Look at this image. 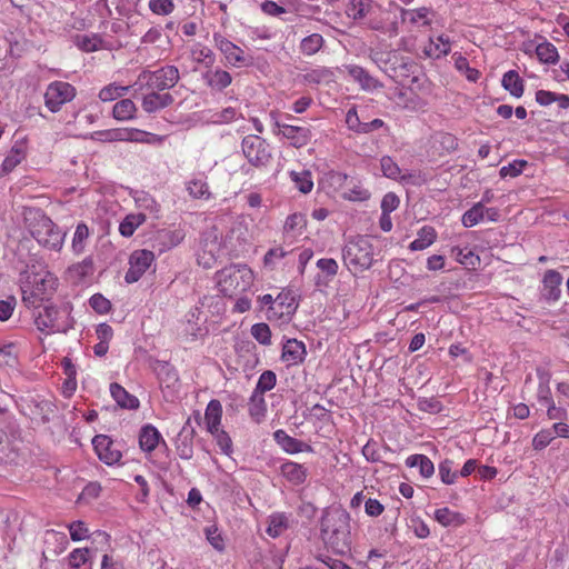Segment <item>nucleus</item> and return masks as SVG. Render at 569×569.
Here are the masks:
<instances>
[{
    "label": "nucleus",
    "instance_id": "nucleus-1",
    "mask_svg": "<svg viewBox=\"0 0 569 569\" xmlns=\"http://www.w3.org/2000/svg\"><path fill=\"white\" fill-rule=\"evenodd\" d=\"M320 537L337 555L351 549L350 515L341 507L326 508L320 520Z\"/></svg>",
    "mask_w": 569,
    "mask_h": 569
},
{
    "label": "nucleus",
    "instance_id": "nucleus-2",
    "mask_svg": "<svg viewBox=\"0 0 569 569\" xmlns=\"http://www.w3.org/2000/svg\"><path fill=\"white\" fill-rule=\"evenodd\" d=\"M217 276L219 290L226 297L244 292L253 283V272L246 264L226 267Z\"/></svg>",
    "mask_w": 569,
    "mask_h": 569
},
{
    "label": "nucleus",
    "instance_id": "nucleus-3",
    "mask_svg": "<svg viewBox=\"0 0 569 569\" xmlns=\"http://www.w3.org/2000/svg\"><path fill=\"white\" fill-rule=\"evenodd\" d=\"M34 323L38 330L47 333L63 332L66 333L73 327L71 317V307L69 305L44 306L34 316Z\"/></svg>",
    "mask_w": 569,
    "mask_h": 569
},
{
    "label": "nucleus",
    "instance_id": "nucleus-4",
    "mask_svg": "<svg viewBox=\"0 0 569 569\" xmlns=\"http://www.w3.org/2000/svg\"><path fill=\"white\" fill-rule=\"evenodd\" d=\"M342 257L346 266L362 271L369 269L373 262V247L368 237L358 236L346 243Z\"/></svg>",
    "mask_w": 569,
    "mask_h": 569
},
{
    "label": "nucleus",
    "instance_id": "nucleus-5",
    "mask_svg": "<svg viewBox=\"0 0 569 569\" xmlns=\"http://www.w3.org/2000/svg\"><path fill=\"white\" fill-rule=\"evenodd\" d=\"M34 219L36 223L31 226L30 232L37 242L50 250H60L66 233L49 217L39 211L36 212Z\"/></svg>",
    "mask_w": 569,
    "mask_h": 569
},
{
    "label": "nucleus",
    "instance_id": "nucleus-6",
    "mask_svg": "<svg viewBox=\"0 0 569 569\" xmlns=\"http://www.w3.org/2000/svg\"><path fill=\"white\" fill-rule=\"evenodd\" d=\"M241 148L243 156L253 167H263L271 159L269 146L261 137L249 134L242 139Z\"/></svg>",
    "mask_w": 569,
    "mask_h": 569
},
{
    "label": "nucleus",
    "instance_id": "nucleus-7",
    "mask_svg": "<svg viewBox=\"0 0 569 569\" xmlns=\"http://www.w3.org/2000/svg\"><path fill=\"white\" fill-rule=\"evenodd\" d=\"M270 117L273 121V133L281 134L284 139L289 140L293 148L299 149L310 142L312 134L309 128L282 123L278 120L276 112H271Z\"/></svg>",
    "mask_w": 569,
    "mask_h": 569
},
{
    "label": "nucleus",
    "instance_id": "nucleus-8",
    "mask_svg": "<svg viewBox=\"0 0 569 569\" xmlns=\"http://www.w3.org/2000/svg\"><path fill=\"white\" fill-rule=\"evenodd\" d=\"M76 96V89L68 82L54 81L50 83L44 93V102L51 112H58L61 106L71 101Z\"/></svg>",
    "mask_w": 569,
    "mask_h": 569
},
{
    "label": "nucleus",
    "instance_id": "nucleus-9",
    "mask_svg": "<svg viewBox=\"0 0 569 569\" xmlns=\"http://www.w3.org/2000/svg\"><path fill=\"white\" fill-rule=\"evenodd\" d=\"M143 78L147 79V87L153 91H164L173 88L179 79V70L174 66H166L152 72H143Z\"/></svg>",
    "mask_w": 569,
    "mask_h": 569
},
{
    "label": "nucleus",
    "instance_id": "nucleus-10",
    "mask_svg": "<svg viewBox=\"0 0 569 569\" xmlns=\"http://www.w3.org/2000/svg\"><path fill=\"white\" fill-rule=\"evenodd\" d=\"M154 254L149 250H136L129 259V269L126 272L124 280L128 283L137 282L142 274L150 268Z\"/></svg>",
    "mask_w": 569,
    "mask_h": 569
},
{
    "label": "nucleus",
    "instance_id": "nucleus-11",
    "mask_svg": "<svg viewBox=\"0 0 569 569\" xmlns=\"http://www.w3.org/2000/svg\"><path fill=\"white\" fill-rule=\"evenodd\" d=\"M298 308L296 297L291 290H282L276 298L273 306L268 309V319L286 318L289 320L295 315Z\"/></svg>",
    "mask_w": 569,
    "mask_h": 569
},
{
    "label": "nucleus",
    "instance_id": "nucleus-12",
    "mask_svg": "<svg viewBox=\"0 0 569 569\" xmlns=\"http://www.w3.org/2000/svg\"><path fill=\"white\" fill-rule=\"evenodd\" d=\"M213 41L214 46L223 53L229 64L233 67L247 64V57L240 47L229 41L220 33L213 34Z\"/></svg>",
    "mask_w": 569,
    "mask_h": 569
},
{
    "label": "nucleus",
    "instance_id": "nucleus-13",
    "mask_svg": "<svg viewBox=\"0 0 569 569\" xmlns=\"http://www.w3.org/2000/svg\"><path fill=\"white\" fill-rule=\"evenodd\" d=\"M142 130L139 129H108L94 131L90 134V139L100 142H114V141H141L138 134H141Z\"/></svg>",
    "mask_w": 569,
    "mask_h": 569
},
{
    "label": "nucleus",
    "instance_id": "nucleus-14",
    "mask_svg": "<svg viewBox=\"0 0 569 569\" xmlns=\"http://www.w3.org/2000/svg\"><path fill=\"white\" fill-rule=\"evenodd\" d=\"M194 436L196 429L191 425V419L189 418L181 428L174 441L176 450L181 459L190 460L193 457Z\"/></svg>",
    "mask_w": 569,
    "mask_h": 569
},
{
    "label": "nucleus",
    "instance_id": "nucleus-15",
    "mask_svg": "<svg viewBox=\"0 0 569 569\" xmlns=\"http://www.w3.org/2000/svg\"><path fill=\"white\" fill-rule=\"evenodd\" d=\"M93 448L101 461L107 465H113L120 461L122 455L113 448L112 440L106 435H97L92 439Z\"/></svg>",
    "mask_w": 569,
    "mask_h": 569
},
{
    "label": "nucleus",
    "instance_id": "nucleus-16",
    "mask_svg": "<svg viewBox=\"0 0 569 569\" xmlns=\"http://www.w3.org/2000/svg\"><path fill=\"white\" fill-rule=\"evenodd\" d=\"M562 277L556 270H548L542 280L541 298L546 301H557L561 293Z\"/></svg>",
    "mask_w": 569,
    "mask_h": 569
},
{
    "label": "nucleus",
    "instance_id": "nucleus-17",
    "mask_svg": "<svg viewBox=\"0 0 569 569\" xmlns=\"http://www.w3.org/2000/svg\"><path fill=\"white\" fill-rule=\"evenodd\" d=\"M273 439L288 453L312 451V447L310 445L289 436L282 429H278L273 432Z\"/></svg>",
    "mask_w": 569,
    "mask_h": 569
},
{
    "label": "nucleus",
    "instance_id": "nucleus-18",
    "mask_svg": "<svg viewBox=\"0 0 569 569\" xmlns=\"http://www.w3.org/2000/svg\"><path fill=\"white\" fill-rule=\"evenodd\" d=\"M174 99L171 93L151 90L142 99V108L146 112L152 113L160 109H164L173 103Z\"/></svg>",
    "mask_w": 569,
    "mask_h": 569
},
{
    "label": "nucleus",
    "instance_id": "nucleus-19",
    "mask_svg": "<svg viewBox=\"0 0 569 569\" xmlns=\"http://www.w3.org/2000/svg\"><path fill=\"white\" fill-rule=\"evenodd\" d=\"M110 393L117 405L122 409L136 410L139 408V399L129 393L122 386L117 382L110 385Z\"/></svg>",
    "mask_w": 569,
    "mask_h": 569
},
{
    "label": "nucleus",
    "instance_id": "nucleus-20",
    "mask_svg": "<svg viewBox=\"0 0 569 569\" xmlns=\"http://www.w3.org/2000/svg\"><path fill=\"white\" fill-rule=\"evenodd\" d=\"M160 439L161 435L154 426L146 425L140 429L139 445L141 450L146 452L153 451L159 445Z\"/></svg>",
    "mask_w": 569,
    "mask_h": 569
},
{
    "label": "nucleus",
    "instance_id": "nucleus-21",
    "mask_svg": "<svg viewBox=\"0 0 569 569\" xmlns=\"http://www.w3.org/2000/svg\"><path fill=\"white\" fill-rule=\"evenodd\" d=\"M306 353V346L302 341L289 339L282 348L281 358L286 361L299 363L305 360Z\"/></svg>",
    "mask_w": 569,
    "mask_h": 569
},
{
    "label": "nucleus",
    "instance_id": "nucleus-22",
    "mask_svg": "<svg viewBox=\"0 0 569 569\" xmlns=\"http://www.w3.org/2000/svg\"><path fill=\"white\" fill-rule=\"evenodd\" d=\"M202 77L210 88L218 91L226 89L232 81L231 74L228 71L221 69H217L214 71L208 70L203 73Z\"/></svg>",
    "mask_w": 569,
    "mask_h": 569
},
{
    "label": "nucleus",
    "instance_id": "nucleus-23",
    "mask_svg": "<svg viewBox=\"0 0 569 569\" xmlns=\"http://www.w3.org/2000/svg\"><path fill=\"white\" fill-rule=\"evenodd\" d=\"M154 371L160 383L166 385L167 388H173L179 382L177 370L166 361H157Z\"/></svg>",
    "mask_w": 569,
    "mask_h": 569
},
{
    "label": "nucleus",
    "instance_id": "nucleus-24",
    "mask_svg": "<svg viewBox=\"0 0 569 569\" xmlns=\"http://www.w3.org/2000/svg\"><path fill=\"white\" fill-rule=\"evenodd\" d=\"M222 417V406L219 400L212 399L206 409L204 420L207 425V430L209 432H214L219 429Z\"/></svg>",
    "mask_w": 569,
    "mask_h": 569
},
{
    "label": "nucleus",
    "instance_id": "nucleus-25",
    "mask_svg": "<svg viewBox=\"0 0 569 569\" xmlns=\"http://www.w3.org/2000/svg\"><path fill=\"white\" fill-rule=\"evenodd\" d=\"M280 471L288 481L296 485L302 483L307 478V469L302 465L293 461L282 463Z\"/></svg>",
    "mask_w": 569,
    "mask_h": 569
},
{
    "label": "nucleus",
    "instance_id": "nucleus-26",
    "mask_svg": "<svg viewBox=\"0 0 569 569\" xmlns=\"http://www.w3.org/2000/svg\"><path fill=\"white\" fill-rule=\"evenodd\" d=\"M505 90L509 91L515 98H520L523 94L525 84L517 71H507L501 80Z\"/></svg>",
    "mask_w": 569,
    "mask_h": 569
},
{
    "label": "nucleus",
    "instance_id": "nucleus-27",
    "mask_svg": "<svg viewBox=\"0 0 569 569\" xmlns=\"http://www.w3.org/2000/svg\"><path fill=\"white\" fill-rule=\"evenodd\" d=\"M437 239V232L433 227L425 226L418 231V238L413 240L409 248L412 251L423 250L431 246Z\"/></svg>",
    "mask_w": 569,
    "mask_h": 569
},
{
    "label": "nucleus",
    "instance_id": "nucleus-28",
    "mask_svg": "<svg viewBox=\"0 0 569 569\" xmlns=\"http://www.w3.org/2000/svg\"><path fill=\"white\" fill-rule=\"evenodd\" d=\"M435 519L443 527H458L465 522L461 513L455 512L449 508H440L435 511Z\"/></svg>",
    "mask_w": 569,
    "mask_h": 569
},
{
    "label": "nucleus",
    "instance_id": "nucleus-29",
    "mask_svg": "<svg viewBox=\"0 0 569 569\" xmlns=\"http://www.w3.org/2000/svg\"><path fill=\"white\" fill-rule=\"evenodd\" d=\"M137 107L131 99H122L118 101L112 109V116L116 120L124 121L134 118Z\"/></svg>",
    "mask_w": 569,
    "mask_h": 569
},
{
    "label": "nucleus",
    "instance_id": "nucleus-30",
    "mask_svg": "<svg viewBox=\"0 0 569 569\" xmlns=\"http://www.w3.org/2000/svg\"><path fill=\"white\" fill-rule=\"evenodd\" d=\"M146 221V214L143 213H131L128 214L119 226V232L123 237H131L136 229Z\"/></svg>",
    "mask_w": 569,
    "mask_h": 569
},
{
    "label": "nucleus",
    "instance_id": "nucleus-31",
    "mask_svg": "<svg viewBox=\"0 0 569 569\" xmlns=\"http://www.w3.org/2000/svg\"><path fill=\"white\" fill-rule=\"evenodd\" d=\"M538 59L547 64H556L559 60L557 48L548 41L539 43L536 48Z\"/></svg>",
    "mask_w": 569,
    "mask_h": 569
},
{
    "label": "nucleus",
    "instance_id": "nucleus-32",
    "mask_svg": "<svg viewBox=\"0 0 569 569\" xmlns=\"http://www.w3.org/2000/svg\"><path fill=\"white\" fill-rule=\"evenodd\" d=\"M267 412V405L263 395L253 392L249 401V413L250 417L256 421L260 422Z\"/></svg>",
    "mask_w": 569,
    "mask_h": 569
},
{
    "label": "nucleus",
    "instance_id": "nucleus-33",
    "mask_svg": "<svg viewBox=\"0 0 569 569\" xmlns=\"http://www.w3.org/2000/svg\"><path fill=\"white\" fill-rule=\"evenodd\" d=\"M267 533L272 537H279L288 528V518L283 513H274L269 517Z\"/></svg>",
    "mask_w": 569,
    "mask_h": 569
},
{
    "label": "nucleus",
    "instance_id": "nucleus-34",
    "mask_svg": "<svg viewBox=\"0 0 569 569\" xmlns=\"http://www.w3.org/2000/svg\"><path fill=\"white\" fill-rule=\"evenodd\" d=\"M73 43L82 51L93 52L99 49L101 39L97 34H76L73 36Z\"/></svg>",
    "mask_w": 569,
    "mask_h": 569
},
{
    "label": "nucleus",
    "instance_id": "nucleus-35",
    "mask_svg": "<svg viewBox=\"0 0 569 569\" xmlns=\"http://www.w3.org/2000/svg\"><path fill=\"white\" fill-rule=\"evenodd\" d=\"M393 58L395 61L392 62V67L386 69V72L389 74V77L392 79H397L399 77H408L415 64L411 61H406L403 58Z\"/></svg>",
    "mask_w": 569,
    "mask_h": 569
},
{
    "label": "nucleus",
    "instance_id": "nucleus-36",
    "mask_svg": "<svg viewBox=\"0 0 569 569\" xmlns=\"http://www.w3.org/2000/svg\"><path fill=\"white\" fill-rule=\"evenodd\" d=\"M483 219H485V206L482 204V202H478L463 213L462 224L466 228H471Z\"/></svg>",
    "mask_w": 569,
    "mask_h": 569
},
{
    "label": "nucleus",
    "instance_id": "nucleus-37",
    "mask_svg": "<svg viewBox=\"0 0 569 569\" xmlns=\"http://www.w3.org/2000/svg\"><path fill=\"white\" fill-rule=\"evenodd\" d=\"M323 42L321 34L312 33L301 40L300 50L307 56H312L322 48Z\"/></svg>",
    "mask_w": 569,
    "mask_h": 569
},
{
    "label": "nucleus",
    "instance_id": "nucleus-38",
    "mask_svg": "<svg viewBox=\"0 0 569 569\" xmlns=\"http://www.w3.org/2000/svg\"><path fill=\"white\" fill-rule=\"evenodd\" d=\"M184 238L182 230H160L157 239L163 243L167 249L178 246Z\"/></svg>",
    "mask_w": 569,
    "mask_h": 569
},
{
    "label": "nucleus",
    "instance_id": "nucleus-39",
    "mask_svg": "<svg viewBox=\"0 0 569 569\" xmlns=\"http://www.w3.org/2000/svg\"><path fill=\"white\" fill-rule=\"evenodd\" d=\"M292 181L296 187L302 193H309L313 188V181L311 178V172L308 170H303L301 172L292 171L290 173Z\"/></svg>",
    "mask_w": 569,
    "mask_h": 569
},
{
    "label": "nucleus",
    "instance_id": "nucleus-40",
    "mask_svg": "<svg viewBox=\"0 0 569 569\" xmlns=\"http://www.w3.org/2000/svg\"><path fill=\"white\" fill-rule=\"evenodd\" d=\"M369 4L365 0H349L346 6V13L353 20L362 19L367 16Z\"/></svg>",
    "mask_w": 569,
    "mask_h": 569
},
{
    "label": "nucleus",
    "instance_id": "nucleus-41",
    "mask_svg": "<svg viewBox=\"0 0 569 569\" xmlns=\"http://www.w3.org/2000/svg\"><path fill=\"white\" fill-rule=\"evenodd\" d=\"M187 190L192 198L209 199L210 191L207 182L203 179H193L188 182Z\"/></svg>",
    "mask_w": 569,
    "mask_h": 569
},
{
    "label": "nucleus",
    "instance_id": "nucleus-42",
    "mask_svg": "<svg viewBox=\"0 0 569 569\" xmlns=\"http://www.w3.org/2000/svg\"><path fill=\"white\" fill-rule=\"evenodd\" d=\"M348 73L358 81L362 88L369 89L375 87V79L362 68L359 66H349L347 67Z\"/></svg>",
    "mask_w": 569,
    "mask_h": 569
},
{
    "label": "nucleus",
    "instance_id": "nucleus-43",
    "mask_svg": "<svg viewBox=\"0 0 569 569\" xmlns=\"http://www.w3.org/2000/svg\"><path fill=\"white\" fill-rule=\"evenodd\" d=\"M277 382V376L271 370H266L259 377L258 383L253 392L263 395L274 388Z\"/></svg>",
    "mask_w": 569,
    "mask_h": 569
},
{
    "label": "nucleus",
    "instance_id": "nucleus-44",
    "mask_svg": "<svg viewBox=\"0 0 569 569\" xmlns=\"http://www.w3.org/2000/svg\"><path fill=\"white\" fill-rule=\"evenodd\" d=\"M251 335L253 338L263 346L271 343V331L267 323L260 322L251 327Z\"/></svg>",
    "mask_w": 569,
    "mask_h": 569
},
{
    "label": "nucleus",
    "instance_id": "nucleus-45",
    "mask_svg": "<svg viewBox=\"0 0 569 569\" xmlns=\"http://www.w3.org/2000/svg\"><path fill=\"white\" fill-rule=\"evenodd\" d=\"M129 90V87H118L116 84H109L102 88L99 92V98L101 101H113L114 99L121 97Z\"/></svg>",
    "mask_w": 569,
    "mask_h": 569
},
{
    "label": "nucleus",
    "instance_id": "nucleus-46",
    "mask_svg": "<svg viewBox=\"0 0 569 569\" xmlns=\"http://www.w3.org/2000/svg\"><path fill=\"white\" fill-rule=\"evenodd\" d=\"M89 237V229L87 224L79 223L76 228L73 239H72V248L74 252L80 253L84 248V240Z\"/></svg>",
    "mask_w": 569,
    "mask_h": 569
},
{
    "label": "nucleus",
    "instance_id": "nucleus-47",
    "mask_svg": "<svg viewBox=\"0 0 569 569\" xmlns=\"http://www.w3.org/2000/svg\"><path fill=\"white\" fill-rule=\"evenodd\" d=\"M450 52V48L445 43V47H441L440 43L429 40L428 44L423 48V53L428 58L439 59L441 57L447 56Z\"/></svg>",
    "mask_w": 569,
    "mask_h": 569
},
{
    "label": "nucleus",
    "instance_id": "nucleus-48",
    "mask_svg": "<svg viewBox=\"0 0 569 569\" xmlns=\"http://www.w3.org/2000/svg\"><path fill=\"white\" fill-rule=\"evenodd\" d=\"M306 222L307 221H306L305 214L298 213V212L292 213L287 217L284 226H283V231L286 233H290L296 230H301L306 227Z\"/></svg>",
    "mask_w": 569,
    "mask_h": 569
},
{
    "label": "nucleus",
    "instance_id": "nucleus-49",
    "mask_svg": "<svg viewBox=\"0 0 569 569\" xmlns=\"http://www.w3.org/2000/svg\"><path fill=\"white\" fill-rule=\"evenodd\" d=\"M210 433L214 437L220 450L224 455L230 456L232 452V441L229 435L222 429H217V431Z\"/></svg>",
    "mask_w": 569,
    "mask_h": 569
},
{
    "label": "nucleus",
    "instance_id": "nucleus-50",
    "mask_svg": "<svg viewBox=\"0 0 569 569\" xmlns=\"http://www.w3.org/2000/svg\"><path fill=\"white\" fill-rule=\"evenodd\" d=\"M382 173L390 179H398L400 176L399 166L388 156L382 157L380 160Z\"/></svg>",
    "mask_w": 569,
    "mask_h": 569
},
{
    "label": "nucleus",
    "instance_id": "nucleus-51",
    "mask_svg": "<svg viewBox=\"0 0 569 569\" xmlns=\"http://www.w3.org/2000/svg\"><path fill=\"white\" fill-rule=\"evenodd\" d=\"M149 9L156 14L167 16L173 11L174 4L172 0H150Z\"/></svg>",
    "mask_w": 569,
    "mask_h": 569
},
{
    "label": "nucleus",
    "instance_id": "nucleus-52",
    "mask_svg": "<svg viewBox=\"0 0 569 569\" xmlns=\"http://www.w3.org/2000/svg\"><path fill=\"white\" fill-rule=\"evenodd\" d=\"M291 251L286 250L282 247H274L267 251L263 258V263L266 267L273 269L276 264V260L284 258Z\"/></svg>",
    "mask_w": 569,
    "mask_h": 569
},
{
    "label": "nucleus",
    "instance_id": "nucleus-53",
    "mask_svg": "<svg viewBox=\"0 0 569 569\" xmlns=\"http://www.w3.org/2000/svg\"><path fill=\"white\" fill-rule=\"evenodd\" d=\"M90 307L98 313L104 315L111 309V302L101 293H94L89 300Z\"/></svg>",
    "mask_w": 569,
    "mask_h": 569
},
{
    "label": "nucleus",
    "instance_id": "nucleus-54",
    "mask_svg": "<svg viewBox=\"0 0 569 569\" xmlns=\"http://www.w3.org/2000/svg\"><path fill=\"white\" fill-rule=\"evenodd\" d=\"M206 537L210 545L218 551L224 549V541L216 526H209L204 529Z\"/></svg>",
    "mask_w": 569,
    "mask_h": 569
},
{
    "label": "nucleus",
    "instance_id": "nucleus-55",
    "mask_svg": "<svg viewBox=\"0 0 569 569\" xmlns=\"http://www.w3.org/2000/svg\"><path fill=\"white\" fill-rule=\"evenodd\" d=\"M528 164V162L526 160H515L513 162L509 163L508 166H503L501 169H500V177L501 178H506V177H517L519 176L523 168Z\"/></svg>",
    "mask_w": 569,
    "mask_h": 569
},
{
    "label": "nucleus",
    "instance_id": "nucleus-56",
    "mask_svg": "<svg viewBox=\"0 0 569 569\" xmlns=\"http://www.w3.org/2000/svg\"><path fill=\"white\" fill-rule=\"evenodd\" d=\"M14 345L0 346V366L13 367L17 363V356L13 352Z\"/></svg>",
    "mask_w": 569,
    "mask_h": 569
},
{
    "label": "nucleus",
    "instance_id": "nucleus-57",
    "mask_svg": "<svg viewBox=\"0 0 569 569\" xmlns=\"http://www.w3.org/2000/svg\"><path fill=\"white\" fill-rule=\"evenodd\" d=\"M555 435L552 430H541L532 439V447L536 450L546 448L552 440Z\"/></svg>",
    "mask_w": 569,
    "mask_h": 569
},
{
    "label": "nucleus",
    "instance_id": "nucleus-58",
    "mask_svg": "<svg viewBox=\"0 0 569 569\" xmlns=\"http://www.w3.org/2000/svg\"><path fill=\"white\" fill-rule=\"evenodd\" d=\"M317 267L329 278L338 273L339 266L335 259L322 258L317 261Z\"/></svg>",
    "mask_w": 569,
    "mask_h": 569
},
{
    "label": "nucleus",
    "instance_id": "nucleus-59",
    "mask_svg": "<svg viewBox=\"0 0 569 569\" xmlns=\"http://www.w3.org/2000/svg\"><path fill=\"white\" fill-rule=\"evenodd\" d=\"M343 197L350 201H365L369 199L370 192L362 186H353L343 193Z\"/></svg>",
    "mask_w": 569,
    "mask_h": 569
},
{
    "label": "nucleus",
    "instance_id": "nucleus-60",
    "mask_svg": "<svg viewBox=\"0 0 569 569\" xmlns=\"http://www.w3.org/2000/svg\"><path fill=\"white\" fill-rule=\"evenodd\" d=\"M452 461L445 460L439 465V476L446 485H452L457 478L456 472H451Z\"/></svg>",
    "mask_w": 569,
    "mask_h": 569
},
{
    "label": "nucleus",
    "instance_id": "nucleus-61",
    "mask_svg": "<svg viewBox=\"0 0 569 569\" xmlns=\"http://www.w3.org/2000/svg\"><path fill=\"white\" fill-rule=\"evenodd\" d=\"M418 409L423 412L438 413L441 410V403L436 398H420Z\"/></svg>",
    "mask_w": 569,
    "mask_h": 569
},
{
    "label": "nucleus",
    "instance_id": "nucleus-62",
    "mask_svg": "<svg viewBox=\"0 0 569 569\" xmlns=\"http://www.w3.org/2000/svg\"><path fill=\"white\" fill-rule=\"evenodd\" d=\"M400 203L398 196L393 192H388L381 200V211L383 213H391L395 211Z\"/></svg>",
    "mask_w": 569,
    "mask_h": 569
},
{
    "label": "nucleus",
    "instance_id": "nucleus-63",
    "mask_svg": "<svg viewBox=\"0 0 569 569\" xmlns=\"http://www.w3.org/2000/svg\"><path fill=\"white\" fill-rule=\"evenodd\" d=\"M89 550L87 548L83 549H74L69 555V563L72 568H79L88 561Z\"/></svg>",
    "mask_w": 569,
    "mask_h": 569
},
{
    "label": "nucleus",
    "instance_id": "nucleus-64",
    "mask_svg": "<svg viewBox=\"0 0 569 569\" xmlns=\"http://www.w3.org/2000/svg\"><path fill=\"white\" fill-rule=\"evenodd\" d=\"M362 455L368 461L377 462L381 460L378 443L368 441L362 448Z\"/></svg>",
    "mask_w": 569,
    "mask_h": 569
}]
</instances>
